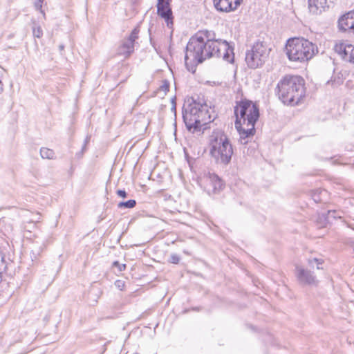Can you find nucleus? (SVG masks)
Listing matches in <instances>:
<instances>
[{
    "label": "nucleus",
    "mask_w": 354,
    "mask_h": 354,
    "mask_svg": "<svg viewBox=\"0 0 354 354\" xmlns=\"http://www.w3.org/2000/svg\"><path fill=\"white\" fill-rule=\"evenodd\" d=\"M211 57H222L227 62L234 61L233 48L225 40L212 39L206 36V39L198 35L192 37L186 46L185 55V65L192 67Z\"/></svg>",
    "instance_id": "f257e3e1"
},
{
    "label": "nucleus",
    "mask_w": 354,
    "mask_h": 354,
    "mask_svg": "<svg viewBox=\"0 0 354 354\" xmlns=\"http://www.w3.org/2000/svg\"><path fill=\"white\" fill-rule=\"evenodd\" d=\"M236 117L235 127L242 145H246L248 139L255 133V123L259 118V107L252 101L244 100L236 103L234 108Z\"/></svg>",
    "instance_id": "f03ea898"
},
{
    "label": "nucleus",
    "mask_w": 354,
    "mask_h": 354,
    "mask_svg": "<svg viewBox=\"0 0 354 354\" xmlns=\"http://www.w3.org/2000/svg\"><path fill=\"white\" fill-rule=\"evenodd\" d=\"M304 85V80L301 76H284L277 86L279 98L285 104H298L305 96Z\"/></svg>",
    "instance_id": "7ed1b4c3"
},
{
    "label": "nucleus",
    "mask_w": 354,
    "mask_h": 354,
    "mask_svg": "<svg viewBox=\"0 0 354 354\" xmlns=\"http://www.w3.org/2000/svg\"><path fill=\"white\" fill-rule=\"evenodd\" d=\"M209 153L218 164L227 165L233 155V148L227 135L221 130L214 131L209 137Z\"/></svg>",
    "instance_id": "20e7f679"
},
{
    "label": "nucleus",
    "mask_w": 354,
    "mask_h": 354,
    "mask_svg": "<svg viewBox=\"0 0 354 354\" xmlns=\"http://www.w3.org/2000/svg\"><path fill=\"white\" fill-rule=\"evenodd\" d=\"M183 118L186 127L190 131H201L202 127L212 121L206 104L194 101L183 111Z\"/></svg>",
    "instance_id": "39448f33"
},
{
    "label": "nucleus",
    "mask_w": 354,
    "mask_h": 354,
    "mask_svg": "<svg viewBox=\"0 0 354 354\" xmlns=\"http://www.w3.org/2000/svg\"><path fill=\"white\" fill-rule=\"evenodd\" d=\"M286 51L290 61L308 62L310 53V41L303 37L290 38L286 42Z\"/></svg>",
    "instance_id": "423d86ee"
},
{
    "label": "nucleus",
    "mask_w": 354,
    "mask_h": 354,
    "mask_svg": "<svg viewBox=\"0 0 354 354\" xmlns=\"http://www.w3.org/2000/svg\"><path fill=\"white\" fill-rule=\"evenodd\" d=\"M270 48L263 41H257L245 53L247 66L252 69L261 67L268 58Z\"/></svg>",
    "instance_id": "0eeeda50"
},
{
    "label": "nucleus",
    "mask_w": 354,
    "mask_h": 354,
    "mask_svg": "<svg viewBox=\"0 0 354 354\" xmlns=\"http://www.w3.org/2000/svg\"><path fill=\"white\" fill-rule=\"evenodd\" d=\"M171 1L158 0L157 3V13L158 16L165 19L169 28L173 26V14L170 6Z\"/></svg>",
    "instance_id": "6e6552de"
},
{
    "label": "nucleus",
    "mask_w": 354,
    "mask_h": 354,
    "mask_svg": "<svg viewBox=\"0 0 354 354\" xmlns=\"http://www.w3.org/2000/svg\"><path fill=\"white\" fill-rule=\"evenodd\" d=\"M311 286L317 285L319 282L318 277L322 274H324V267L323 265L324 263V261L322 258L317 257H311Z\"/></svg>",
    "instance_id": "1a4fd4ad"
},
{
    "label": "nucleus",
    "mask_w": 354,
    "mask_h": 354,
    "mask_svg": "<svg viewBox=\"0 0 354 354\" xmlns=\"http://www.w3.org/2000/svg\"><path fill=\"white\" fill-rule=\"evenodd\" d=\"M338 28L340 31L354 34V11L348 12L339 19Z\"/></svg>",
    "instance_id": "9d476101"
},
{
    "label": "nucleus",
    "mask_w": 354,
    "mask_h": 354,
    "mask_svg": "<svg viewBox=\"0 0 354 354\" xmlns=\"http://www.w3.org/2000/svg\"><path fill=\"white\" fill-rule=\"evenodd\" d=\"M215 8L220 12H230L235 10L240 5V0H214Z\"/></svg>",
    "instance_id": "9b49d317"
},
{
    "label": "nucleus",
    "mask_w": 354,
    "mask_h": 354,
    "mask_svg": "<svg viewBox=\"0 0 354 354\" xmlns=\"http://www.w3.org/2000/svg\"><path fill=\"white\" fill-rule=\"evenodd\" d=\"M208 180L210 186L209 191L213 193L218 192L224 187L222 180L216 174L209 175Z\"/></svg>",
    "instance_id": "f8f14e48"
},
{
    "label": "nucleus",
    "mask_w": 354,
    "mask_h": 354,
    "mask_svg": "<svg viewBox=\"0 0 354 354\" xmlns=\"http://www.w3.org/2000/svg\"><path fill=\"white\" fill-rule=\"evenodd\" d=\"M134 50V45L131 41L124 39L118 48V54L124 56L125 58L129 57Z\"/></svg>",
    "instance_id": "ddd939ff"
},
{
    "label": "nucleus",
    "mask_w": 354,
    "mask_h": 354,
    "mask_svg": "<svg viewBox=\"0 0 354 354\" xmlns=\"http://www.w3.org/2000/svg\"><path fill=\"white\" fill-rule=\"evenodd\" d=\"M45 247L46 244L44 242H42L41 244L38 241L34 242V245L30 252L32 261H37L39 259Z\"/></svg>",
    "instance_id": "4468645a"
},
{
    "label": "nucleus",
    "mask_w": 354,
    "mask_h": 354,
    "mask_svg": "<svg viewBox=\"0 0 354 354\" xmlns=\"http://www.w3.org/2000/svg\"><path fill=\"white\" fill-rule=\"evenodd\" d=\"M353 49L354 47L352 45H344L342 44L335 46V51L341 55L344 59L348 60V62L351 52H352Z\"/></svg>",
    "instance_id": "2eb2a0df"
},
{
    "label": "nucleus",
    "mask_w": 354,
    "mask_h": 354,
    "mask_svg": "<svg viewBox=\"0 0 354 354\" xmlns=\"http://www.w3.org/2000/svg\"><path fill=\"white\" fill-rule=\"evenodd\" d=\"M297 277L299 283L302 285H308L310 283L309 273L307 270L304 269L302 267H297Z\"/></svg>",
    "instance_id": "dca6fc26"
},
{
    "label": "nucleus",
    "mask_w": 354,
    "mask_h": 354,
    "mask_svg": "<svg viewBox=\"0 0 354 354\" xmlns=\"http://www.w3.org/2000/svg\"><path fill=\"white\" fill-rule=\"evenodd\" d=\"M327 194L326 190L317 189L313 192L311 191V198L316 203H318L323 201V196H326Z\"/></svg>",
    "instance_id": "f3484780"
},
{
    "label": "nucleus",
    "mask_w": 354,
    "mask_h": 354,
    "mask_svg": "<svg viewBox=\"0 0 354 354\" xmlns=\"http://www.w3.org/2000/svg\"><path fill=\"white\" fill-rule=\"evenodd\" d=\"M40 155L42 158L46 159H54L55 158V152L53 150L42 147L40 149Z\"/></svg>",
    "instance_id": "a211bd4d"
},
{
    "label": "nucleus",
    "mask_w": 354,
    "mask_h": 354,
    "mask_svg": "<svg viewBox=\"0 0 354 354\" xmlns=\"http://www.w3.org/2000/svg\"><path fill=\"white\" fill-rule=\"evenodd\" d=\"M313 6L317 12L321 13L327 4V0H313Z\"/></svg>",
    "instance_id": "6ab92c4d"
},
{
    "label": "nucleus",
    "mask_w": 354,
    "mask_h": 354,
    "mask_svg": "<svg viewBox=\"0 0 354 354\" xmlns=\"http://www.w3.org/2000/svg\"><path fill=\"white\" fill-rule=\"evenodd\" d=\"M136 201L135 200H133V199H131V200H129L126 202H120L118 204V207L119 208H128V209H130V208H133L136 206Z\"/></svg>",
    "instance_id": "aec40b11"
},
{
    "label": "nucleus",
    "mask_w": 354,
    "mask_h": 354,
    "mask_svg": "<svg viewBox=\"0 0 354 354\" xmlns=\"http://www.w3.org/2000/svg\"><path fill=\"white\" fill-rule=\"evenodd\" d=\"M139 29L138 28H134L129 37L126 39L127 41H131V44L135 45L136 40L138 38Z\"/></svg>",
    "instance_id": "412c9836"
},
{
    "label": "nucleus",
    "mask_w": 354,
    "mask_h": 354,
    "mask_svg": "<svg viewBox=\"0 0 354 354\" xmlns=\"http://www.w3.org/2000/svg\"><path fill=\"white\" fill-rule=\"evenodd\" d=\"M32 34L35 37L40 38L43 35V31L39 26H34L32 28Z\"/></svg>",
    "instance_id": "4be33fe9"
},
{
    "label": "nucleus",
    "mask_w": 354,
    "mask_h": 354,
    "mask_svg": "<svg viewBox=\"0 0 354 354\" xmlns=\"http://www.w3.org/2000/svg\"><path fill=\"white\" fill-rule=\"evenodd\" d=\"M320 219V225H318V227H325L327 223L326 216L324 213L322 214V216L319 217Z\"/></svg>",
    "instance_id": "5701e85b"
},
{
    "label": "nucleus",
    "mask_w": 354,
    "mask_h": 354,
    "mask_svg": "<svg viewBox=\"0 0 354 354\" xmlns=\"http://www.w3.org/2000/svg\"><path fill=\"white\" fill-rule=\"evenodd\" d=\"M113 266L114 267H117L118 268V270L119 271H122V270H124L125 268H126V265L125 264H122V263H120L118 261H114L113 263Z\"/></svg>",
    "instance_id": "b1692460"
},
{
    "label": "nucleus",
    "mask_w": 354,
    "mask_h": 354,
    "mask_svg": "<svg viewBox=\"0 0 354 354\" xmlns=\"http://www.w3.org/2000/svg\"><path fill=\"white\" fill-rule=\"evenodd\" d=\"M180 257L177 254H171L169 261L172 263H178Z\"/></svg>",
    "instance_id": "393cba45"
},
{
    "label": "nucleus",
    "mask_w": 354,
    "mask_h": 354,
    "mask_svg": "<svg viewBox=\"0 0 354 354\" xmlns=\"http://www.w3.org/2000/svg\"><path fill=\"white\" fill-rule=\"evenodd\" d=\"M117 194L122 198H126L127 196V192L124 190L119 189L117 191Z\"/></svg>",
    "instance_id": "a878e982"
},
{
    "label": "nucleus",
    "mask_w": 354,
    "mask_h": 354,
    "mask_svg": "<svg viewBox=\"0 0 354 354\" xmlns=\"http://www.w3.org/2000/svg\"><path fill=\"white\" fill-rule=\"evenodd\" d=\"M36 216H37V218H31V219H30L29 223H35L39 222V218H40V215H39V213H37V214H36Z\"/></svg>",
    "instance_id": "bb28decb"
},
{
    "label": "nucleus",
    "mask_w": 354,
    "mask_h": 354,
    "mask_svg": "<svg viewBox=\"0 0 354 354\" xmlns=\"http://www.w3.org/2000/svg\"><path fill=\"white\" fill-rule=\"evenodd\" d=\"M349 62L354 64V49L352 50V52H351V55L349 56Z\"/></svg>",
    "instance_id": "cd10ccee"
},
{
    "label": "nucleus",
    "mask_w": 354,
    "mask_h": 354,
    "mask_svg": "<svg viewBox=\"0 0 354 354\" xmlns=\"http://www.w3.org/2000/svg\"><path fill=\"white\" fill-rule=\"evenodd\" d=\"M41 4H42V3H39V1H37V2L35 3V7H36L37 8H38V9H41V7H42V5H41Z\"/></svg>",
    "instance_id": "c85d7f7f"
},
{
    "label": "nucleus",
    "mask_w": 354,
    "mask_h": 354,
    "mask_svg": "<svg viewBox=\"0 0 354 354\" xmlns=\"http://www.w3.org/2000/svg\"><path fill=\"white\" fill-rule=\"evenodd\" d=\"M162 88L163 90H165V91H167L169 88V85L168 84H164V85L162 86Z\"/></svg>",
    "instance_id": "c756f323"
},
{
    "label": "nucleus",
    "mask_w": 354,
    "mask_h": 354,
    "mask_svg": "<svg viewBox=\"0 0 354 354\" xmlns=\"http://www.w3.org/2000/svg\"><path fill=\"white\" fill-rule=\"evenodd\" d=\"M59 50H60V51L64 50V46L63 44H60V45L59 46Z\"/></svg>",
    "instance_id": "7c9ffc66"
},
{
    "label": "nucleus",
    "mask_w": 354,
    "mask_h": 354,
    "mask_svg": "<svg viewBox=\"0 0 354 354\" xmlns=\"http://www.w3.org/2000/svg\"><path fill=\"white\" fill-rule=\"evenodd\" d=\"M349 244H350L351 247L353 248L354 250V240L351 241L349 242Z\"/></svg>",
    "instance_id": "2f4dec72"
},
{
    "label": "nucleus",
    "mask_w": 354,
    "mask_h": 354,
    "mask_svg": "<svg viewBox=\"0 0 354 354\" xmlns=\"http://www.w3.org/2000/svg\"><path fill=\"white\" fill-rule=\"evenodd\" d=\"M311 52H312V54H311V57H313V55L315 54V50H314V48H311Z\"/></svg>",
    "instance_id": "473e14b6"
},
{
    "label": "nucleus",
    "mask_w": 354,
    "mask_h": 354,
    "mask_svg": "<svg viewBox=\"0 0 354 354\" xmlns=\"http://www.w3.org/2000/svg\"><path fill=\"white\" fill-rule=\"evenodd\" d=\"M307 3H308V7L310 8V0H308Z\"/></svg>",
    "instance_id": "72a5a7b5"
},
{
    "label": "nucleus",
    "mask_w": 354,
    "mask_h": 354,
    "mask_svg": "<svg viewBox=\"0 0 354 354\" xmlns=\"http://www.w3.org/2000/svg\"><path fill=\"white\" fill-rule=\"evenodd\" d=\"M310 45H311V48H314V45L312 42L310 43Z\"/></svg>",
    "instance_id": "f704fd0d"
},
{
    "label": "nucleus",
    "mask_w": 354,
    "mask_h": 354,
    "mask_svg": "<svg viewBox=\"0 0 354 354\" xmlns=\"http://www.w3.org/2000/svg\"><path fill=\"white\" fill-rule=\"evenodd\" d=\"M44 0H37L39 3H42Z\"/></svg>",
    "instance_id": "c9c22d12"
},
{
    "label": "nucleus",
    "mask_w": 354,
    "mask_h": 354,
    "mask_svg": "<svg viewBox=\"0 0 354 354\" xmlns=\"http://www.w3.org/2000/svg\"><path fill=\"white\" fill-rule=\"evenodd\" d=\"M116 283L119 284V283H120V281H118Z\"/></svg>",
    "instance_id": "e433bc0d"
}]
</instances>
